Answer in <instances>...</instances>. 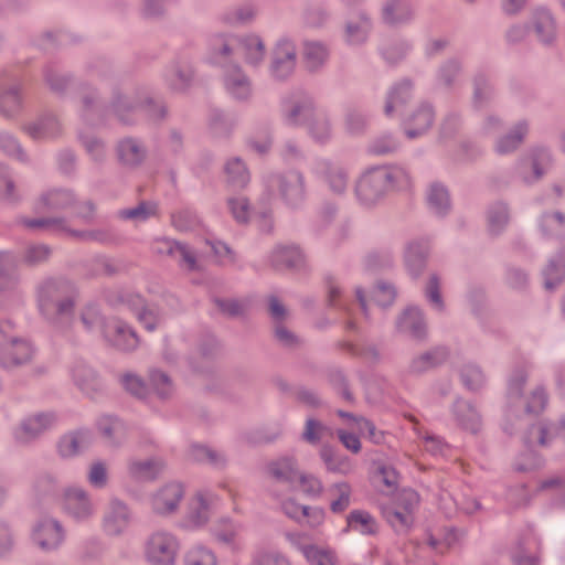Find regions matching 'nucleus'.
<instances>
[{
    "label": "nucleus",
    "instance_id": "0e129e2a",
    "mask_svg": "<svg viewBox=\"0 0 565 565\" xmlns=\"http://www.w3.org/2000/svg\"><path fill=\"white\" fill-rule=\"evenodd\" d=\"M39 306L46 316H51L53 312L62 316L71 311L73 302L70 299L56 301L51 291H44L40 296Z\"/></svg>",
    "mask_w": 565,
    "mask_h": 565
},
{
    "label": "nucleus",
    "instance_id": "7ed1b4c3",
    "mask_svg": "<svg viewBox=\"0 0 565 565\" xmlns=\"http://www.w3.org/2000/svg\"><path fill=\"white\" fill-rule=\"evenodd\" d=\"M297 61L296 41L288 35L279 36L269 53L268 76L274 82H287L296 72Z\"/></svg>",
    "mask_w": 565,
    "mask_h": 565
},
{
    "label": "nucleus",
    "instance_id": "412c9836",
    "mask_svg": "<svg viewBox=\"0 0 565 565\" xmlns=\"http://www.w3.org/2000/svg\"><path fill=\"white\" fill-rule=\"evenodd\" d=\"M237 51L248 67L253 70L263 67L267 56V47L260 35L255 33L238 35Z\"/></svg>",
    "mask_w": 565,
    "mask_h": 565
},
{
    "label": "nucleus",
    "instance_id": "cd10ccee",
    "mask_svg": "<svg viewBox=\"0 0 565 565\" xmlns=\"http://www.w3.org/2000/svg\"><path fill=\"white\" fill-rule=\"evenodd\" d=\"M381 17L391 26L405 25L415 18L413 0H385L382 4Z\"/></svg>",
    "mask_w": 565,
    "mask_h": 565
},
{
    "label": "nucleus",
    "instance_id": "864d4df0",
    "mask_svg": "<svg viewBox=\"0 0 565 565\" xmlns=\"http://www.w3.org/2000/svg\"><path fill=\"white\" fill-rule=\"evenodd\" d=\"M214 504L212 495L199 494L193 503L192 511L188 516V526L191 529L204 525L209 520L210 509Z\"/></svg>",
    "mask_w": 565,
    "mask_h": 565
},
{
    "label": "nucleus",
    "instance_id": "a19ab883",
    "mask_svg": "<svg viewBox=\"0 0 565 565\" xmlns=\"http://www.w3.org/2000/svg\"><path fill=\"white\" fill-rule=\"evenodd\" d=\"M370 119L366 113L354 106H349L343 115V129L351 137H361L366 134Z\"/></svg>",
    "mask_w": 565,
    "mask_h": 565
},
{
    "label": "nucleus",
    "instance_id": "49530a36",
    "mask_svg": "<svg viewBox=\"0 0 565 565\" xmlns=\"http://www.w3.org/2000/svg\"><path fill=\"white\" fill-rule=\"evenodd\" d=\"M541 233L551 238H559L565 234V214L562 212H544L537 220Z\"/></svg>",
    "mask_w": 565,
    "mask_h": 565
},
{
    "label": "nucleus",
    "instance_id": "9b49d317",
    "mask_svg": "<svg viewBox=\"0 0 565 565\" xmlns=\"http://www.w3.org/2000/svg\"><path fill=\"white\" fill-rule=\"evenodd\" d=\"M270 473L278 480L294 482L298 480L300 490L310 497H318L323 490L322 482L312 475L298 473L295 462L291 459L284 458L269 466Z\"/></svg>",
    "mask_w": 565,
    "mask_h": 565
},
{
    "label": "nucleus",
    "instance_id": "e2e57ef3",
    "mask_svg": "<svg viewBox=\"0 0 565 565\" xmlns=\"http://www.w3.org/2000/svg\"><path fill=\"white\" fill-rule=\"evenodd\" d=\"M287 515L298 522L306 521L310 527H317L324 522L326 512L321 508H299L297 511L287 510Z\"/></svg>",
    "mask_w": 565,
    "mask_h": 565
},
{
    "label": "nucleus",
    "instance_id": "f257e3e1",
    "mask_svg": "<svg viewBox=\"0 0 565 565\" xmlns=\"http://www.w3.org/2000/svg\"><path fill=\"white\" fill-rule=\"evenodd\" d=\"M145 103L150 104V96L145 89L126 90L115 87L109 104H105L96 88L83 85L81 90L79 117L88 126H98L105 121L107 114H113L122 125L137 122L138 114Z\"/></svg>",
    "mask_w": 565,
    "mask_h": 565
},
{
    "label": "nucleus",
    "instance_id": "c756f323",
    "mask_svg": "<svg viewBox=\"0 0 565 565\" xmlns=\"http://www.w3.org/2000/svg\"><path fill=\"white\" fill-rule=\"evenodd\" d=\"M62 507L76 521H84L94 512V508L86 493L77 488H70L64 492Z\"/></svg>",
    "mask_w": 565,
    "mask_h": 565
},
{
    "label": "nucleus",
    "instance_id": "774afa93",
    "mask_svg": "<svg viewBox=\"0 0 565 565\" xmlns=\"http://www.w3.org/2000/svg\"><path fill=\"white\" fill-rule=\"evenodd\" d=\"M214 553L203 546L196 545L189 548L184 555V565H216Z\"/></svg>",
    "mask_w": 565,
    "mask_h": 565
},
{
    "label": "nucleus",
    "instance_id": "b1692460",
    "mask_svg": "<svg viewBox=\"0 0 565 565\" xmlns=\"http://www.w3.org/2000/svg\"><path fill=\"white\" fill-rule=\"evenodd\" d=\"M305 253L295 243H280L273 247L268 254L269 264L276 269H289L301 266L305 262Z\"/></svg>",
    "mask_w": 565,
    "mask_h": 565
},
{
    "label": "nucleus",
    "instance_id": "58836bf2",
    "mask_svg": "<svg viewBox=\"0 0 565 565\" xmlns=\"http://www.w3.org/2000/svg\"><path fill=\"white\" fill-rule=\"evenodd\" d=\"M384 174V179L388 192L394 191H408L413 186V177L409 170L401 164H386L380 166Z\"/></svg>",
    "mask_w": 565,
    "mask_h": 565
},
{
    "label": "nucleus",
    "instance_id": "6e6d98bb",
    "mask_svg": "<svg viewBox=\"0 0 565 565\" xmlns=\"http://www.w3.org/2000/svg\"><path fill=\"white\" fill-rule=\"evenodd\" d=\"M17 223L30 228V230H40V228H50L54 232H65L67 231V222L64 217H25L20 216L17 218Z\"/></svg>",
    "mask_w": 565,
    "mask_h": 565
},
{
    "label": "nucleus",
    "instance_id": "37998d69",
    "mask_svg": "<svg viewBox=\"0 0 565 565\" xmlns=\"http://www.w3.org/2000/svg\"><path fill=\"white\" fill-rule=\"evenodd\" d=\"M174 260L182 270L188 273H202L205 269L203 257L184 242L181 243Z\"/></svg>",
    "mask_w": 565,
    "mask_h": 565
},
{
    "label": "nucleus",
    "instance_id": "4d7b16f0",
    "mask_svg": "<svg viewBox=\"0 0 565 565\" xmlns=\"http://www.w3.org/2000/svg\"><path fill=\"white\" fill-rule=\"evenodd\" d=\"M301 553L310 565H335V553L329 548L318 545H306L301 547Z\"/></svg>",
    "mask_w": 565,
    "mask_h": 565
},
{
    "label": "nucleus",
    "instance_id": "de8ad7c7",
    "mask_svg": "<svg viewBox=\"0 0 565 565\" xmlns=\"http://www.w3.org/2000/svg\"><path fill=\"white\" fill-rule=\"evenodd\" d=\"M227 183L233 188L243 189L250 181L246 163L238 157L231 158L224 166Z\"/></svg>",
    "mask_w": 565,
    "mask_h": 565
},
{
    "label": "nucleus",
    "instance_id": "dca6fc26",
    "mask_svg": "<svg viewBox=\"0 0 565 565\" xmlns=\"http://www.w3.org/2000/svg\"><path fill=\"white\" fill-rule=\"evenodd\" d=\"M434 121V105L428 102H422L403 118L402 126L408 139H416L424 136L431 128Z\"/></svg>",
    "mask_w": 565,
    "mask_h": 565
},
{
    "label": "nucleus",
    "instance_id": "1a4fd4ad",
    "mask_svg": "<svg viewBox=\"0 0 565 565\" xmlns=\"http://www.w3.org/2000/svg\"><path fill=\"white\" fill-rule=\"evenodd\" d=\"M178 551L177 539L164 531L153 532L145 543V557L151 565H174Z\"/></svg>",
    "mask_w": 565,
    "mask_h": 565
},
{
    "label": "nucleus",
    "instance_id": "72a5a7b5",
    "mask_svg": "<svg viewBox=\"0 0 565 565\" xmlns=\"http://www.w3.org/2000/svg\"><path fill=\"white\" fill-rule=\"evenodd\" d=\"M307 134L318 146L330 143L334 136L332 118L326 111L317 113L307 122Z\"/></svg>",
    "mask_w": 565,
    "mask_h": 565
},
{
    "label": "nucleus",
    "instance_id": "473e14b6",
    "mask_svg": "<svg viewBox=\"0 0 565 565\" xmlns=\"http://www.w3.org/2000/svg\"><path fill=\"white\" fill-rule=\"evenodd\" d=\"M105 338L116 348L128 351L138 345L136 333L119 320L108 321L104 326Z\"/></svg>",
    "mask_w": 565,
    "mask_h": 565
},
{
    "label": "nucleus",
    "instance_id": "6ab92c4d",
    "mask_svg": "<svg viewBox=\"0 0 565 565\" xmlns=\"http://www.w3.org/2000/svg\"><path fill=\"white\" fill-rule=\"evenodd\" d=\"M425 203L428 212L434 217L446 218L452 211V199L449 188L441 181L428 183L425 190Z\"/></svg>",
    "mask_w": 565,
    "mask_h": 565
},
{
    "label": "nucleus",
    "instance_id": "2f4dec72",
    "mask_svg": "<svg viewBox=\"0 0 565 565\" xmlns=\"http://www.w3.org/2000/svg\"><path fill=\"white\" fill-rule=\"evenodd\" d=\"M75 202L76 195L72 190L51 189L40 195L35 207L40 212H53L73 206Z\"/></svg>",
    "mask_w": 565,
    "mask_h": 565
},
{
    "label": "nucleus",
    "instance_id": "338daca9",
    "mask_svg": "<svg viewBox=\"0 0 565 565\" xmlns=\"http://www.w3.org/2000/svg\"><path fill=\"white\" fill-rule=\"evenodd\" d=\"M257 13L258 10L254 4L246 3L225 13L223 20L232 25H244L253 22Z\"/></svg>",
    "mask_w": 565,
    "mask_h": 565
},
{
    "label": "nucleus",
    "instance_id": "5fc2aeb1",
    "mask_svg": "<svg viewBox=\"0 0 565 565\" xmlns=\"http://www.w3.org/2000/svg\"><path fill=\"white\" fill-rule=\"evenodd\" d=\"M45 83L49 85L52 92L56 94H63L72 85V76L62 72L55 65H47L43 71Z\"/></svg>",
    "mask_w": 565,
    "mask_h": 565
},
{
    "label": "nucleus",
    "instance_id": "c85d7f7f",
    "mask_svg": "<svg viewBox=\"0 0 565 565\" xmlns=\"http://www.w3.org/2000/svg\"><path fill=\"white\" fill-rule=\"evenodd\" d=\"M84 270L86 279H113L125 270V265L120 260L98 255L84 264Z\"/></svg>",
    "mask_w": 565,
    "mask_h": 565
},
{
    "label": "nucleus",
    "instance_id": "3c124183",
    "mask_svg": "<svg viewBox=\"0 0 565 565\" xmlns=\"http://www.w3.org/2000/svg\"><path fill=\"white\" fill-rule=\"evenodd\" d=\"M413 50L411 41L405 39H395L384 43L380 47V54L388 64H397L404 60Z\"/></svg>",
    "mask_w": 565,
    "mask_h": 565
},
{
    "label": "nucleus",
    "instance_id": "c9c22d12",
    "mask_svg": "<svg viewBox=\"0 0 565 565\" xmlns=\"http://www.w3.org/2000/svg\"><path fill=\"white\" fill-rule=\"evenodd\" d=\"M64 537L62 526L53 520L40 522L33 532L34 542L43 550L57 547Z\"/></svg>",
    "mask_w": 565,
    "mask_h": 565
},
{
    "label": "nucleus",
    "instance_id": "6e6552de",
    "mask_svg": "<svg viewBox=\"0 0 565 565\" xmlns=\"http://www.w3.org/2000/svg\"><path fill=\"white\" fill-rule=\"evenodd\" d=\"M417 504V493L403 490L396 501L383 508V516L395 532L405 533L413 524V513Z\"/></svg>",
    "mask_w": 565,
    "mask_h": 565
},
{
    "label": "nucleus",
    "instance_id": "423d86ee",
    "mask_svg": "<svg viewBox=\"0 0 565 565\" xmlns=\"http://www.w3.org/2000/svg\"><path fill=\"white\" fill-rule=\"evenodd\" d=\"M553 164L552 151L546 147H534L521 156L514 164V174L524 184L539 182Z\"/></svg>",
    "mask_w": 565,
    "mask_h": 565
},
{
    "label": "nucleus",
    "instance_id": "09e8293b",
    "mask_svg": "<svg viewBox=\"0 0 565 565\" xmlns=\"http://www.w3.org/2000/svg\"><path fill=\"white\" fill-rule=\"evenodd\" d=\"M349 531H354L363 535L374 534L377 531V523L369 512L353 510L347 518L344 532Z\"/></svg>",
    "mask_w": 565,
    "mask_h": 565
},
{
    "label": "nucleus",
    "instance_id": "393cba45",
    "mask_svg": "<svg viewBox=\"0 0 565 565\" xmlns=\"http://www.w3.org/2000/svg\"><path fill=\"white\" fill-rule=\"evenodd\" d=\"M530 131V121L525 118L516 120L507 132L497 138L494 151L500 156L515 152L524 142Z\"/></svg>",
    "mask_w": 565,
    "mask_h": 565
},
{
    "label": "nucleus",
    "instance_id": "2eb2a0df",
    "mask_svg": "<svg viewBox=\"0 0 565 565\" xmlns=\"http://www.w3.org/2000/svg\"><path fill=\"white\" fill-rule=\"evenodd\" d=\"M223 86L226 94L236 102H248L253 96V82L239 64L223 70Z\"/></svg>",
    "mask_w": 565,
    "mask_h": 565
},
{
    "label": "nucleus",
    "instance_id": "4468645a",
    "mask_svg": "<svg viewBox=\"0 0 565 565\" xmlns=\"http://www.w3.org/2000/svg\"><path fill=\"white\" fill-rule=\"evenodd\" d=\"M195 70L192 62L183 56L171 62L162 72L166 86L174 93H184L193 84Z\"/></svg>",
    "mask_w": 565,
    "mask_h": 565
},
{
    "label": "nucleus",
    "instance_id": "f704fd0d",
    "mask_svg": "<svg viewBox=\"0 0 565 565\" xmlns=\"http://www.w3.org/2000/svg\"><path fill=\"white\" fill-rule=\"evenodd\" d=\"M330 56L329 46L320 41H305L302 45V58L309 73L320 72L328 63Z\"/></svg>",
    "mask_w": 565,
    "mask_h": 565
},
{
    "label": "nucleus",
    "instance_id": "bf43d9fd",
    "mask_svg": "<svg viewBox=\"0 0 565 565\" xmlns=\"http://www.w3.org/2000/svg\"><path fill=\"white\" fill-rule=\"evenodd\" d=\"M320 456L328 471L340 475H348L352 471L351 460L345 456L335 455L329 447H323L320 451Z\"/></svg>",
    "mask_w": 565,
    "mask_h": 565
},
{
    "label": "nucleus",
    "instance_id": "ddd939ff",
    "mask_svg": "<svg viewBox=\"0 0 565 565\" xmlns=\"http://www.w3.org/2000/svg\"><path fill=\"white\" fill-rule=\"evenodd\" d=\"M238 50V35L232 33H217L210 38L205 61L214 66L226 68L234 65V52Z\"/></svg>",
    "mask_w": 565,
    "mask_h": 565
},
{
    "label": "nucleus",
    "instance_id": "9d476101",
    "mask_svg": "<svg viewBox=\"0 0 565 565\" xmlns=\"http://www.w3.org/2000/svg\"><path fill=\"white\" fill-rule=\"evenodd\" d=\"M430 254V238L415 236L408 238L403 246V265L411 279L417 280L426 270Z\"/></svg>",
    "mask_w": 565,
    "mask_h": 565
},
{
    "label": "nucleus",
    "instance_id": "c03bdc74",
    "mask_svg": "<svg viewBox=\"0 0 565 565\" xmlns=\"http://www.w3.org/2000/svg\"><path fill=\"white\" fill-rule=\"evenodd\" d=\"M399 148L401 141L397 135L392 131H383L370 140L366 151L372 156H387L395 153Z\"/></svg>",
    "mask_w": 565,
    "mask_h": 565
},
{
    "label": "nucleus",
    "instance_id": "f8f14e48",
    "mask_svg": "<svg viewBox=\"0 0 565 565\" xmlns=\"http://www.w3.org/2000/svg\"><path fill=\"white\" fill-rule=\"evenodd\" d=\"M527 31L539 43L551 46L555 43L558 25L554 13L546 7L534 8L527 20Z\"/></svg>",
    "mask_w": 565,
    "mask_h": 565
},
{
    "label": "nucleus",
    "instance_id": "ea45409f",
    "mask_svg": "<svg viewBox=\"0 0 565 565\" xmlns=\"http://www.w3.org/2000/svg\"><path fill=\"white\" fill-rule=\"evenodd\" d=\"M53 420V416L47 414L32 415L21 423L15 430V438L20 441H28L51 427Z\"/></svg>",
    "mask_w": 565,
    "mask_h": 565
},
{
    "label": "nucleus",
    "instance_id": "79ce46f5",
    "mask_svg": "<svg viewBox=\"0 0 565 565\" xmlns=\"http://www.w3.org/2000/svg\"><path fill=\"white\" fill-rule=\"evenodd\" d=\"M78 140L92 162L103 164L107 158L106 142L94 134L79 130Z\"/></svg>",
    "mask_w": 565,
    "mask_h": 565
},
{
    "label": "nucleus",
    "instance_id": "e433bc0d",
    "mask_svg": "<svg viewBox=\"0 0 565 565\" xmlns=\"http://www.w3.org/2000/svg\"><path fill=\"white\" fill-rule=\"evenodd\" d=\"M183 497V489L179 483H170L160 489L152 498L153 511L158 514L172 513Z\"/></svg>",
    "mask_w": 565,
    "mask_h": 565
},
{
    "label": "nucleus",
    "instance_id": "603ef678",
    "mask_svg": "<svg viewBox=\"0 0 565 565\" xmlns=\"http://www.w3.org/2000/svg\"><path fill=\"white\" fill-rule=\"evenodd\" d=\"M159 206L153 201H142L137 206L121 209L117 212V216L124 221L146 222L158 215Z\"/></svg>",
    "mask_w": 565,
    "mask_h": 565
},
{
    "label": "nucleus",
    "instance_id": "aec40b11",
    "mask_svg": "<svg viewBox=\"0 0 565 565\" xmlns=\"http://www.w3.org/2000/svg\"><path fill=\"white\" fill-rule=\"evenodd\" d=\"M342 417H348V429H339L338 437L343 446L354 452L358 454L361 450V443L359 437L364 436L365 433L369 434L370 438L374 441H377L374 433V426L372 423L364 418H355L343 413H340Z\"/></svg>",
    "mask_w": 565,
    "mask_h": 565
},
{
    "label": "nucleus",
    "instance_id": "5701e85b",
    "mask_svg": "<svg viewBox=\"0 0 565 565\" xmlns=\"http://www.w3.org/2000/svg\"><path fill=\"white\" fill-rule=\"evenodd\" d=\"M414 83L409 78H403L391 86L386 94L384 115L393 118L402 114L403 108L413 98Z\"/></svg>",
    "mask_w": 565,
    "mask_h": 565
},
{
    "label": "nucleus",
    "instance_id": "f3484780",
    "mask_svg": "<svg viewBox=\"0 0 565 565\" xmlns=\"http://www.w3.org/2000/svg\"><path fill=\"white\" fill-rule=\"evenodd\" d=\"M373 22L365 10H358L348 15L344 21L343 39L350 46H360L366 43Z\"/></svg>",
    "mask_w": 565,
    "mask_h": 565
},
{
    "label": "nucleus",
    "instance_id": "7c9ffc66",
    "mask_svg": "<svg viewBox=\"0 0 565 565\" xmlns=\"http://www.w3.org/2000/svg\"><path fill=\"white\" fill-rule=\"evenodd\" d=\"M1 363L6 366H14L29 361L33 350L24 340L10 339L6 341L4 334L0 331Z\"/></svg>",
    "mask_w": 565,
    "mask_h": 565
},
{
    "label": "nucleus",
    "instance_id": "13d9d810",
    "mask_svg": "<svg viewBox=\"0 0 565 565\" xmlns=\"http://www.w3.org/2000/svg\"><path fill=\"white\" fill-rule=\"evenodd\" d=\"M278 157L286 164L303 162L307 159L302 145L292 138L281 142L278 148Z\"/></svg>",
    "mask_w": 565,
    "mask_h": 565
},
{
    "label": "nucleus",
    "instance_id": "a878e982",
    "mask_svg": "<svg viewBox=\"0 0 565 565\" xmlns=\"http://www.w3.org/2000/svg\"><path fill=\"white\" fill-rule=\"evenodd\" d=\"M24 131L38 141L54 140L63 132V127L57 117L45 113L23 127Z\"/></svg>",
    "mask_w": 565,
    "mask_h": 565
},
{
    "label": "nucleus",
    "instance_id": "8fccbe9b",
    "mask_svg": "<svg viewBox=\"0 0 565 565\" xmlns=\"http://www.w3.org/2000/svg\"><path fill=\"white\" fill-rule=\"evenodd\" d=\"M472 105L482 108L493 97L494 90L489 76L484 72H477L472 77Z\"/></svg>",
    "mask_w": 565,
    "mask_h": 565
},
{
    "label": "nucleus",
    "instance_id": "39448f33",
    "mask_svg": "<svg viewBox=\"0 0 565 565\" xmlns=\"http://www.w3.org/2000/svg\"><path fill=\"white\" fill-rule=\"evenodd\" d=\"M310 173L327 185L334 195H345L350 184V170L339 161L328 157L317 156L309 166Z\"/></svg>",
    "mask_w": 565,
    "mask_h": 565
},
{
    "label": "nucleus",
    "instance_id": "052dcab7",
    "mask_svg": "<svg viewBox=\"0 0 565 565\" xmlns=\"http://www.w3.org/2000/svg\"><path fill=\"white\" fill-rule=\"evenodd\" d=\"M330 510L334 513H341L347 510L351 502V486L347 482H339L330 487Z\"/></svg>",
    "mask_w": 565,
    "mask_h": 565
},
{
    "label": "nucleus",
    "instance_id": "f03ea898",
    "mask_svg": "<svg viewBox=\"0 0 565 565\" xmlns=\"http://www.w3.org/2000/svg\"><path fill=\"white\" fill-rule=\"evenodd\" d=\"M264 193L262 199L269 201L277 196L281 203L291 211L301 210L308 198L306 175L298 169L273 171L263 175Z\"/></svg>",
    "mask_w": 565,
    "mask_h": 565
},
{
    "label": "nucleus",
    "instance_id": "4be33fe9",
    "mask_svg": "<svg viewBox=\"0 0 565 565\" xmlns=\"http://www.w3.org/2000/svg\"><path fill=\"white\" fill-rule=\"evenodd\" d=\"M22 105V83L3 75L0 78V113L7 118H13L21 111Z\"/></svg>",
    "mask_w": 565,
    "mask_h": 565
},
{
    "label": "nucleus",
    "instance_id": "20e7f679",
    "mask_svg": "<svg viewBox=\"0 0 565 565\" xmlns=\"http://www.w3.org/2000/svg\"><path fill=\"white\" fill-rule=\"evenodd\" d=\"M353 192L363 207L371 209L381 203L390 193L381 167L364 170L355 180Z\"/></svg>",
    "mask_w": 565,
    "mask_h": 565
},
{
    "label": "nucleus",
    "instance_id": "a211bd4d",
    "mask_svg": "<svg viewBox=\"0 0 565 565\" xmlns=\"http://www.w3.org/2000/svg\"><path fill=\"white\" fill-rule=\"evenodd\" d=\"M118 162L127 169L140 168L148 158L146 143L136 137H125L115 147Z\"/></svg>",
    "mask_w": 565,
    "mask_h": 565
},
{
    "label": "nucleus",
    "instance_id": "0eeeda50",
    "mask_svg": "<svg viewBox=\"0 0 565 565\" xmlns=\"http://www.w3.org/2000/svg\"><path fill=\"white\" fill-rule=\"evenodd\" d=\"M315 114L316 102L312 96L305 92H294L281 99V121L289 128L307 125Z\"/></svg>",
    "mask_w": 565,
    "mask_h": 565
},
{
    "label": "nucleus",
    "instance_id": "69168bd1",
    "mask_svg": "<svg viewBox=\"0 0 565 565\" xmlns=\"http://www.w3.org/2000/svg\"><path fill=\"white\" fill-rule=\"evenodd\" d=\"M542 274L544 282H562L565 280V255L556 254L552 256Z\"/></svg>",
    "mask_w": 565,
    "mask_h": 565
},
{
    "label": "nucleus",
    "instance_id": "4c0bfd02",
    "mask_svg": "<svg viewBox=\"0 0 565 565\" xmlns=\"http://www.w3.org/2000/svg\"><path fill=\"white\" fill-rule=\"evenodd\" d=\"M510 207L503 201L490 204L486 212L487 231L491 236L501 235L510 223Z\"/></svg>",
    "mask_w": 565,
    "mask_h": 565
},
{
    "label": "nucleus",
    "instance_id": "680f3d73",
    "mask_svg": "<svg viewBox=\"0 0 565 565\" xmlns=\"http://www.w3.org/2000/svg\"><path fill=\"white\" fill-rule=\"evenodd\" d=\"M363 265L371 273H381L394 266V257L390 252L374 250L365 255Z\"/></svg>",
    "mask_w": 565,
    "mask_h": 565
},
{
    "label": "nucleus",
    "instance_id": "a18cd8bd",
    "mask_svg": "<svg viewBox=\"0 0 565 565\" xmlns=\"http://www.w3.org/2000/svg\"><path fill=\"white\" fill-rule=\"evenodd\" d=\"M128 525V512L120 502H113L104 518V530L109 535L122 532Z\"/></svg>",
    "mask_w": 565,
    "mask_h": 565
},
{
    "label": "nucleus",
    "instance_id": "bb28decb",
    "mask_svg": "<svg viewBox=\"0 0 565 565\" xmlns=\"http://www.w3.org/2000/svg\"><path fill=\"white\" fill-rule=\"evenodd\" d=\"M462 72L463 63L459 57L445 60L435 72V87L447 93L454 92L460 84Z\"/></svg>",
    "mask_w": 565,
    "mask_h": 565
}]
</instances>
